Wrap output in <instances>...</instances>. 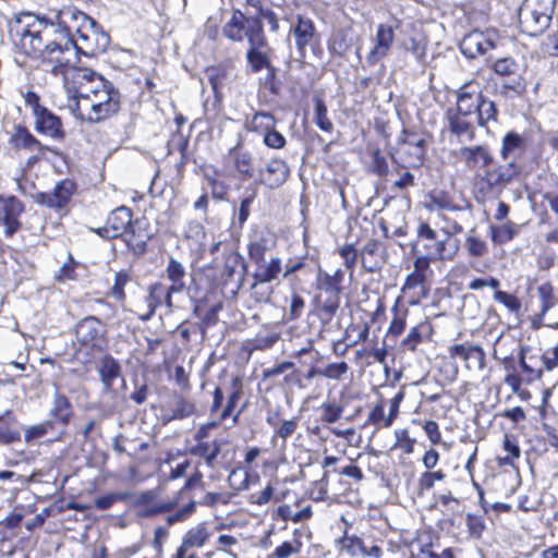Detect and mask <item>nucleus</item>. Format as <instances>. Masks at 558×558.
Masks as SVG:
<instances>
[{
    "label": "nucleus",
    "instance_id": "3",
    "mask_svg": "<svg viewBox=\"0 0 558 558\" xmlns=\"http://www.w3.org/2000/svg\"><path fill=\"white\" fill-rule=\"evenodd\" d=\"M522 172V167L513 159L498 163L495 162L474 177V191L477 198L486 199L498 197L505 189L517 181Z\"/></svg>",
    "mask_w": 558,
    "mask_h": 558
},
{
    "label": "nucleus",
    "instance_id": "41",
    "mask_svg": "<svg viewBox=\"0 0 558 558\" xmlns=\"http://www.w3.org/2000/svg\"><path fill=\"white\" fill-rule=\"evenodd\" d=\"M54 422L46 420L40 424L32 425L25 428L24 440L32 442L36 439L43 438L54 429Z\"/></svg>",
    "mask_w": 558,
    "mask_h": 558
},
{
    "label": "nucleus",
    "instance_id": "61",
    "mask_svg": "<svg viewBox=\"0 0 558 558\" xmlns=\"http://www.w3.org/2000/svg\"><path fill=\"white\" fill-rule=\"evenodd\" d=\"M494 300L502 303L511 312H518L521 308V303L518 298L513 294H509L505 291L497 290L494 293Z\"/></svg>",
    "mask_w": 558,
    "mask_h": 558
},
{
    "label": "nucleus",
    "instance_id": "55",
    "mask_svg": "<svg viewBox=\"0 0 558 558\" xmlns=\"http://www.w3.org/2000/svg\"><path fill=\"white\" fill-rule=\"evenodd\" d=\"M267 245L265 240H258L248 244V258L255 264L266 260Z\"/></svg>",
    "mask_w": 558,
    "mask_h": 558
},
{
    "label": "nucleus",
    "instance_id": "23",
    "mask_svg": "<svg viewBox=\"0 0 558 558\" xmlns=\"http://www.w3.org/2000/svg\"><path fill=\"white\" fill-rule=\"evenodd\" d=\"M494 47L493 43L482 32H472L460 43L461 52L470 59L486 53Z\"/></svg>",
    "mask_w": 558,
    "mask_h": 558
},
{
    "label": "nucleus",
    "instance_id": "47",
    "mask_svg": "<svg viewBox=\"0 0 558 558\" xmlns=\"http://www.w3.org/2000/svg\"><path fill=\"white\" fill-rule=\"evenodd\" d=\"M493 69L497 75L508 77L518 74L519 64L512 58H500L495 61Z\"/></svg>",
    "mask_w": 558,
    "mask_h": 558
},
{
    "label": "nucleus",
    "instance_id": "56",
    "mask_svg": "<svg viewBox=\"0 0 558 558\" xmlns=\"http://www.w3.org/2000/svg\"><path fill=\"white\" fill-rule=\"evenodd\" d=\"M494 238L499 242H507L513 239V236L518 233V226L511 221H507L506 223L493 228Z\"/></svg>",
    "mask_w": 558,
    "mask_h": 558
},
{
    "label": "nucleus",
    "instance_id": "37",
    "mask_svg": "<svg viewBox=\"0 0 558 558\" xmlns=\"http://www.w3.org/2000/svg\"><path fill=\"white\" fill-rule=\"evenodd\" d=\"M509 80L502 82L499 86L498 93L505 97L510 98L513 96H520L525 90V84L520 74L508 76Z\"/></svg>",
    "mask_w": 558,
    "mask_h": 558
},
{
    "label": "nucleus",
    "instance_id": "8",
    "mask_svg": "<svg viewBox=\"0 0 558 558\" xmlns=\"http://www.w3.org/2000/svg\"><path fill=\"white\" fill-rule=\"evenodd\" d=\"M396 154L391 160L398 168H420L425 160L427 150L426 138L416 132L403 130L398 137Z\"/></svg>",
    "mask_w": 558,
    "mask_h": 558
},
{
    "label": "nucleus",
    "instance_id": "51",
    "mask_svg": "<svg viewBox=\"0 0 558 558\" xmlns=\"http://www.w3.org/2000/svg\"><path fill=\"white\" fill-rule=\"evenodd\" d=\"M266 75L262 78V84L265 88H267L272 95H278L281 88V83L277 76L278 69L272 64L266 68Z\"/></svg>",
    "mask_w": 558,
    "mask_h": 558
},
{
    "label": "nucleus",
    "instance_id": "21",
    "mask_svg": "<svg viewBox=\"0 0 558 558\" xmlns=\"http://www.w3.org/2000/svg\"><path fill=\"white\" fill-rule=\"evenodd\" d=\"M471 86V83H468L460 87L457 92V106L454 108H448V110L468 117H472L477 112L482 93L470 89Z\"/></svg>",
    "mask_w": 558,
    "mask_h": 558
},
{
    "label": "nucleus",
    "instance_id": "17",
    "mask_svg": "<svg viewBox=\"0 0 558 558\" xmlns=\"http://www.w3.org/2000/svg\"><path fill=\"white\" fill-rule=\"evenodd\" d=\"M290 169L282 159L274 158L268 161L264 169L258 170V182L270 189L281 186L288 179Z\"/></svg>",
    "mask_w": 558,
    "mask_h": 558
},
{
    "label": "nucleus",
    "instance_id": "43",
    "mask_svg": "<svg viewBox=\"0 0 558 558\" xmlns=\"http://www.w3.org/2000/svg\"><path fill=\"white\" fill-rule=\"evenodd\" d=\"M538 296L542 302L538 319H542L545 314L554 307L556 301L554 296V287L549 282H544L537 288Z\"/></svg>",
    "mask_w": 558,
    "mask_h": 558
},
{
    "label": "nucleus",
    "instance_id": "9",
    "mask_svg": "<svg viewBox=\"0 0 558 558\" xmlns=\"http://www.w3.org/2000/svg\"><path fill=\"white\" fill-rule=\"evenodd\" d=\"M107 329L96 316H86L75 325L76 341L86 348L102 350L107 344Z\"/></svg>",
    "mask_w": 558,
    "mask_h": 558
},
{
    "label": "nucleus",
    "instance_id": "4",
    "mask_svg": "<svg viewBox=\"0 0 558 558\" xmlns=\"http://www.w3.org/2000/svg\"><path fill=\"white\" fill-rule=\"evenodd\" d=\"M76 19H84V12L74 7H63L60 10H52L43 17L33 14H24L17 20H24V23L35 26V35H56L59 38H72L71 27H75Z\"/></svg>",
    "mask_w": 558,
    "mask_h": 558
},
{
    "label": "nucleus",
    "instance_id": "13",
    "mask_svg": "<svg viewBox=\"0 0 558 558\" xmlns=\"http://www.w3.org/2000/svg\"><path fill=\"white\" fill-rule=\"evenodd\" d=\"M95 73L96 72L90 69L77 66L62 75L64 87L75 102L81 100L83 93L87 94V92H90L86 89V85Z\"/></svg>",
    "mask_w": 558,
    "mask_h": 558
},
{
    "label": "nucleus",
    "instance_id": "33",
    "mask_svg": "<svg viewBox=\"0 0 558 558\" xmlns=\"http://www.w3.org/2000/svg\"><path fill=\"white\" fill-rule=\"evenodd\" d=\"M185 267L179 260L170 258L166 267V276L171 281V291L182 292L185 284Z\"/></svg>",
    "mask_w": 558,
    "mask_h": 558
},
{
    "label": "nucleus",
    "instance_id": "53",
    "mask_svg": "<svg viewBox=\"0 0 558 558\" xmlns=\"http://www.w3.org/2000/svg\"><path fill=\"white\" fill-rule=\"evenodd\" d=\"M320 409L323 411L322 421L328 424L337 422L343 412V408L335 402H324Z\"/></svg>",
    "mask_w": 558,
    "mask_h": 558
},
{
    "label": "nucleus",
    "instance_id": "5",
    "mask_svg": "<svg viewBox=\"0 0 558 558\" xmlns=\"http://www.w3.org/2000/svg\"><path fill=\"white\" fill-rule=\"evenodd\" d=\"M121 94L112 85L98 94H93L86 100L76 101L74 111L83 119L92 123L100 122L119 112Z\"/></svg>",
    "mask_w": 558,
    "mask_h": 558
},
{
    "label": "nucleus",
    "instance_id": "45",
    "mask_svg": "<svg viewBox=\"0 0 558 558\" xmlns=\"http://www.w3.org/2000/svg\"><path fill=\"white\" fill-rule=\"evenodd\" d=\"M340 305V296L333 294L326 295V299L322 301L319 306V317L323 323H329L335 316Z\"/></svg>",
    "mask_w": 558,
    "mask_h": 558
},
{
    "label": "nucleus",
    "instance_id": "59",
    "mask_svg": "<svg viewBox=\"0 0 558 558\" xmlns=\"http://www.w3.org/2000/svg\"><path fill=\"white\" fill-rule=\"evenodd\" d=\"M372 172L378 177H386L389 172V167L386 157L377 148L372 155Z\"/></svg>",
    "mask_w": 558,
    "mask_h": 558
},
{
    "label": "nucleus",
    "instance_id": "58",
    "mask_svg": "<svg viewBox=\"0 0 558 558\" xmlns=\"http://www.w3.org/2000/svg\"><path fill=\"white\" fill-rule=\"evenodd\" d=\"M428 326L423 324L413 327L408 336L403 339L402 345L411 351H414L418 343L423 340V329L427 328Z\"/></svg>",
    "mask_w": 558,
    "mask_h": 558
},
{
    "label": "nucleus",
    "instance_id": "2",
    "mask_svg": "<svg viewBox=\"0 0 558 558\" xmlns=\"http://www.w3.org/2000/svg\"><path fill=\"white\" fill-rule=\"evenodd\" d=\"M10 34L15 45H17L26 56L41 58L44 62L51 64L53 75H62L63 68V46L64 40L56 35H35V26L24 23V20H16L10 25Z\"/></svg>",
    "mask_w": 558,
    "mask_h": 558
},
{
    "label": "nucleus",
    "instance_id": "34",
    "mask_svg": "<svg viewBox=\"0 0 558 558\" xmlns=\"http://www.w3.org/2000/svg\"><path fill=\"white\" fill-rule=\"evenodd\" d=\"M477 124L487 128L489 122H497L498 109L496 104L482 95L477 109Z\"/></svg>",
    "mask_w": 558,
    "mask_h": 558
},
{
    "label": "nucleus",
    "instance_id": "6",
    "mask_svg": "<svg viewBox=\"0 0 558 558\" xmlns=\"http://www.w3.org/2000/svg\"><path fill=\"white\" fill-rule=\"evenodd\" d=\"M556 0H524L519 9L522 33L538 36L549 26Z\"/></svg>",
    "mask_w": 558,
    "mask_h": 558
},
{
    "label": "nucleus",
    "instance_id": "7",
    "mask_svg": "<svg viewBox=\"0 0 558 558\" xmlns=\"http://www.w3.org/2000/svg\"><path fill=\"white\" fill-rule=\"evenodd\" d=\"M444 236L440 238L438 232L430 228L427 222H421L417 228V241L414 243L420 248L422 244V253L441 260H451L459 250V240L451 239L450 232L442 230Z\"/></svg>",
    "mask_w": 558,
    "mask_h": 558
},
{
    "label": "nucleus",
    "instance_id": "16",
    "mask_svg": "<svg viewBox=\"0 0 558 558\" xmlns=\"http://www.w3.org/2000/svg\"><path fill=\"white\" fill-rule=\"evenodd\" d=\"M458 156L469 169L484 171L495 162L493 153L485 145L464 146L460 148Z\"/></svg>",
    "mask_w": 558,
    "mask_h": 558
},
{
    "label": "nucleus",
    "instance_id": "15",
    "mask_svg": "<svg viewBox=\"0 0 558 558\" xmlns=\"http://www.w3.org/2000/svg\"><path fill=\"white\" fill-rule=\"evenodd\" d=\"M148 223L144 219H135L131 222L128 231L121 236L128 247L135 254H144L147 250V243L151 239Z\"/></svg>",
    "mask_w": 558,
    "mask_h": 558
},
{
    "label": "nucleus",
    "instance_id": "35",
    "mask_svg": "<svg viewBox=\"0 0 558 558\" xmlns=\"http://www.w3.org/2000/svg\"><path fill=\"white\" fill-rule=\"evenodd\" d=\"M64 40L63 46V68L64 72L62 75L68 73L70 70L77 68L80 62V56L82 52L78 50V46L75 43L74 38H60Z\"/></svg>",
    "mask_w": 558,
    "mask_h": 558
},
{
    "label": "nucleus",
    "instance_id": "27",
    "mask_svg": "<svg viewBox=\"0 0 558 558\" xmlns=\"http://www.w3.org/2000/svg\"><path fill=\"white\" fill-rule=\"evenodd\" d=\"M281 258L271 257L269 260H264L255 266L253 272L254 283L252 288H255L259 283H269L276 280L281 272Z\"/></svg>",
    "mask_w": 558,
    "mask_h": 558
},
{
    "label": "nucleus",
    "instance_id": "25",
    "mask_svg": "<svg viewBox=\"0 0 558 558\" xmlns=\"http://www.w3.org/2000/svg\"><path fill=\"white\" fill-rule=\"evenodd\" d=\"M50 420L54 422V426L60 424L65 427L72 416H73V407L71 401L66 396L61 393L58 389L53 393L52 404L49 410Z\"/></svg>",
    "mask_w": 558,
    "mask_h": 558
},
{
    "label": "nucleus",
    "instance_id": "12",
    "mask_svg": "<svg viewBox=\"0 0 558 558\" xmlns=\"http://www.w3.org/2000/svg\"><path fill=\"white\" fill-rule=\"evenodd\" d=\"M22 202L14 197L0 196V223L4 226L7 236H12L20 228V215L23 213Z\"/></svg>",
    "mask_w": 558,
    "mask_h": 558
},
{
    "label": "nucleus",
    "instance_id": "31",
    "mask_svg": "<svg viewBox=\"0 0 558 558\" xmlns=\"http://www.w3.org/2000/svg\"><path fill=\"white\" fill-rule=\"evenodd\" d=\"M529 349L522 347L519 353V364L525 375V383L531 384L534 380L541 379L543 376V368L537 355L527 356Z\"/></svg>",
    "mask_w": 558,
    "mask_h": 558
},
{
    "label": "nucleus",
    "instance_id": "19",
    "mask_svg": "<svg viewBox=\"0 0 558 558\" xmlns=\"http://www.w3.org/2000/svg\"><path fill=\"white\" fill-rule=\"evenodd\" d=\"M35 118V129L38 133L47 135L56 141H63L65 132L61 119L52 113L50 110L45 109Z\"/></svg>",
    "mask_w": 558,
    "mask_h": 558
},
{
    "label": "nucleus",
    "instance_id": "38",
    "mask_svg": "<svg viewBox=\"0 0 558 558\" xmlns=\"http://www.w3.org/2000/svg\"><path fill=\"white\" fill-rule=\"evenodd\" d=\"M502 447L508 454L498 458L499 465H513L514 460H518L521 456V450L515 437L505 434Z\"/></svg>",
    "mask_w": 558,
    "mask_h": 558
},
{
    "label": "nucleus",
    "instance_id": "40",
    "mask_svg": "<svg viewBox=\"0 0 558 558\" xmlns=\"http://www.w3.org/2000/svg\"><path fill=\"white\" fill-rule=\"evenodd\" d=\"M168 291L167 287L162 283H156L150 287L149 294L146 298L147 305L149 307V313L145 317L148 319L156 311V308L163 304V296H167Z\"/></svg>",
    "mask_w": 558,
    "mask_h": 558
},
{
    "label": "nucleus",
    "instance_id": "1",
    "mask_svg": "<svg viewBox=\"0 0 558 558\" xmlns=\"http://www.w3.org/2000/svg\"><path fill=\"white\" fill-rule=\"evenodd\" d=\"M222 34L235 43L246 38L248 48L245 54L252 73H257L271 65V48L258 17H246L239 9L233 10L231 19L223 25Z\"/></svg>",
    "mask_w": 558,
    "mask_h": 558
},
{
    "label": "nucleus",
    "instance_id": "36",
    "mask_svg": "<svg viewBox=\"0 0 558 558\" xmlns=\"http://www.w3.org/2000/svg\"><path fill=\"white\" fill-rule=\"evenodd\" d=\"M221 451V446L218 441L198 442L190 449L191 454L205 459L206 464L209 468L214 466V462Z\"/></svg>",
    "mask_w": 558,
    "mask_h": 558
},
{
    "label": "nucleus",
    "instance_id": "29",
    "mask_svg": "<svg viewBox=\"0 0 558 558\" xmlns=\"http://www.w3.org/2000/svg\"><path fill=\"white\" fill-rule=\"evenodd\" d=\"M229 156L234 169L243 179H251L255 175L254 158L251 151L235 146L229 150Z\"/></svg>",
    "mask_w": 558,
    "mask_h": 558
},
{
    "label": "nucleus",
    "instance_id": "20",
    "mask_svg": "<svg viewBox=\"0 0 558 558\" xmlns=\"http://www.w3.org/2000/svg\"><path fill=\"white\" fill-rule=\"evenodd\" d=\"M393 38L395 33L392 26L386 24L378 25L375 46L366 58L368 64L373 65L388 54L393 43Z\"/></svg>",
    "mask_w": 558,
    "mask_h": 558
},
{
    "label": "nucleus",
    "instance_id": "50",
    "mask_svg": "<svg viewBox=\"0 0 558 558\" xmlns=\"http://www.w3.org/2000/svg\"><path fill=\"white\" fill-rule=\"evenodd\" d=\"M412 253L415 255L413 263L414 271L423 275H426V271L429 269L430 262L439 259L422 253L421 248H417L416 244L412 245Z\"/></svg>",
    "mask_w": 558,
    "mask_h": 558
},
{
    "label": "nucleus",
    "instance_id": "46",
    "mask_svg": "<svg viewBox=\"0 0 558 558\" xmlns=\"http://www.w3.org/2000/svg\"><path fill=\"white\" fill-rule=\"evenodd\" d=\"M339 543L341 544L342 549L347 550L352 557L363 555L366 547L364 541L355 535L349 536L348 534H344L343 537L340 538Z\"/></svg>",
    "mask_w": 558,
    "mask_h": 558
},
{
    "label": "nucleus",
    "instance_id": "49",
    "mask_svg": "<svg viewBox=\"0 0 558 558\" xmlns=\"http://www.w3.org/2000/svg\"><path fill=\"white\" fill-rule=\"evenodd\" d=\"M242 396V388L239 386L238 379L232 381V391L228 396V401L225 409L220 413V418L226 420L234 412L235 405Z\"/></svg>",
    "mask_w": 558,
    "mask_h": 558
},
{
    "label": "nucleus",
    "instance_id": "54",
    "mask_svg": "<svg viewBox=\"0 0 558 558\" xmlns=\"http://www.w3.org/2000/svg\"><path fill=\"white\" fill-rule=\"evenodd\" d=\"M113 84L104 78L100 74L95 73L93 78L89 81V83L86 85V89H89L90 92L83 93L81 100H86L92 96L93 94H98L102 89H107L108 86H112Z\"/></svg>",
    "mask_w": 558,
    "mask_h": 558
},
{
    "label": "nucleus",
    "instance_id": "11",
    "mask_svg": "<svg viewBox=\"0 0 558 558\" xmlns=\"http://www.w3.org/2000/svg\"><path fill=\"white\" fill-rule=\"evenodd\" d=\"M75 191V183L71 180L58 182L52 192H39L34 196L37 204L49 208H63Z\"/></svg>",
    "mask_w": 558,
    "mask_h": 558
},
{
    "label": "nucleus",
    "instance_id": "63",
    "mask_svg": "<svg viewBox=\"0 0 558 558\" xmlns=\"http://www.w3.org/2000/svg\"><path fill=\"white\" fill-rule=\"evenodd\" d=\"M207 78L214 89L215 94H218V89L222 81L227 76V70L223 66L210 68L206 70Z\"/></svg>",
    "mask_w": 558,
    "mask_h": 558
},
{
    "label": "nucleus",
    "instance_id": "64",
    "mask_svg": "<svg viewBox=\"0 0 558 558\" xmlns=\"http://www.w3.org/2000/svg\"><path fill=\"white\" fill-rule=\"evenodd\" d=\"M404 49L410 51L417 61H423L425 58V45L421 39L409 38L403 44Z\"/></svg>",
    "mask_w": 558,
    "mask_h": 558
},
{
    "label": "nucleus",
    "instance_id": "18",
    "mask_svg": "<svg viewBox=\"0 0 558 558\" xmlns=\"http://www.w3.org/2000/svg\"><path fill=\"white\" fill-rule=\"evenodd\" d=\"M252 130L265 129L267 132L264 136V143L275 149L282 148L286 145L284 136L274 130L275 119L271 113L257 112L254 114L252 121Z\"/></svg>",
    "mask_w": 558,
    "mask_h": 558
},
{
    "label": "nucleus",
    "instance_id": "60",
    "mask_svg": "<svg viewBox=\"0 0 558 558\" xmlns=\"http://www.w3.org/2000/svg\"><path fill=\"white\" fill-rule=\"evenodd\" d=\"M445 477L446 474L442 471L424 472L418 478V488L421 492L429 490L436 481H442Z\"/></svg>",
    "mask_w": 558,
    "mask_h": 558
},
{
    "label": "nucleus",
    "instance_id": "32",
    "mask_svg": "<svg viewBox=\"0 0 558 558\" xmlns=\"http://www.w3.org/2000/svg\"><path fill=\"white\" fill-rule=\"evenodd\" d=\"M526 143L519 133L509 131L501 140L500 157L507 162L515 153L522 154L525 150Z\"/></svg>",
    "mask_w": 558,
    "mask_h": 558
},
{
    "label": "nucleus",
    "instance_id": "26",
    "mask_svg": "<svg viewBox=\"0 0 558 558\" xmlns=\"http://www.w3.org/2000/svg\"><path fill=\"white\" fill-rule=\"evenodd\" d=\"M383 253H385V247L380 241H368L361 251L362 266L365 270L368 272L378 270L384 264Z\"/></svg>",
    "mask_w": 558,
    "mask_h": 558
},
{
    "label": "nucleus",
    "instance_id": "30",
    "mask_svg": "<svg viewBox=\"0 0 558 558\" xmlns=\"http://www.w3.org/2000/svg\"><path fill=\"white\" fill-rule=\"evenodd\" d=\"M98 373L105 392H110L113 389L114 379L121 377V365L110 355L101 359Z\"/></svg>",
    "mask_w": 558,
    "mask_h": 558
},
{
    "label": "nucleus",
    "instance_id": "62",
    "mask_svg": "<svg viewBox=\"0 0 558 558\" xmlns=\"http://www.w3.org/2000/svg\"><path fill=\"white\" fill-rule=\"evenodd\" d=\"M348 371L349 366L345 362L330 363L323 368V377L339 380Z\"/></svg>",
    "mask_w": 558,
    "mask_h": 558
},
{
    "label": "nucleus",
    "instance_id": "22",
    "mask_svg": "<svg viewBox=\"0 0 558 558\" xmlns=\"http://www.w3.org/2000/svg\"><path fill=\"white\" fill-rule=\"evenodd\" d=\"M445 117L451 134L456 135L461 142L474 140L475 128L470 121L471 117L462 116L448 109Z\"/></svg>",
    "mask_w": 558,
    "mask_h": 558
},
{
    "label": "nucleus",
    "instance_id": "44",
    "mask_svg": "<svg viewBox=\"0 0 558 558\" xmlns=\"http://www.w3.org/2000/svg\"><path fill=\"white\" fill-rule=\"evenodd\" d=\"M194 412L195 404L192 401L183 397H178L174 401L171 414L169 415L168 420H182L191 416Z\"/></svg>",
    "mask_w": 558,
    "mask_h": 558
},
{
    "label": "nucleus",
    "instance_id": "39",
    "mask_svg": "<svg viewBox=\"0 0 558 558\" xmlns=\"http://www.w3.org/2000/svg\"><path fill=\"white\" fill-rule=\"evenodd\" d=\"M209 537V533L204 524H199L186 532L182 543L189 548L203 547Z\"/></svg>",
    "mask_w": 558,
    "mask_h": 558
},
{
    "label": "nucleus",
    "instance_id": "28",
    "mask_svg": "<svg viewBox=\"0 0 558 558\" xmlns=\"http://www.w3.org/2000/svg\"><path fill=\"white\" fill-rule=\"evenodd\" d=\"M132 221L133 213L126 206H120L110 211L106 220L110 228L109 230L112 231L117 239L121 238L128 231Z\"/></svg>",
    "mask_w": 558,
    "mask_h": 558
},
{
    "label": "nucleus",
    "instance_id": "42",
    "mask_svg": "<svg viewBox=\"0 0 558 558\" xmlns=\"http://www.w3.org/2000/svg\"><path fill=\"white\" fill-rule=\"evenodd\" d=\"M314 121L316 125L325 132H331L333 130L332 122L327 117V107L322 98L314 99Z\"/></svg>",
    "mask_w": 558,
    "mask_h": 558
},
{
    "label": "nucleus",
    "instance_id": "57",
    "mask_svg": "<svg viewBox=\"0 0 558 558\" xmlns=\"http://www.w3.org/2000/svg\"><path fill=\"white\" fill-rule=\"evenodd\" d=\"M468 362L465 363V367L468 369L477 368L480 371L485 367V359L486 354L482 347L474 344L471 353H469Z\"/></svg>",
    "mask_w": 558,
    "mask_h": 558
},
{
    "label": "nucleus",
    "instance_id": "52",
    "mask_svg": "<svg viewBox=\"0 0 558 558\" xmlns=\"http://www.w3.org/2000/svg\"><path fill=\"white\" fill-rule=\"evenodd\" d=\"M242 267L243 270H245L246 266L243 260V257L238 253L230 254L225 262V266L222 269V276L229 280L233 277L235 270L238 267Z\"/></svg>",
    "mask_w": 558,
    "mask_h": 558
},
{
    "label": "nucleus",
    "instance_id": "10",
    "mask_svg": "<svg viewBox=\"0 0 558 558\" xmlns=\"http://www.w3.org/2000/svg\"><path fill=\"white\" fill-rule=\"evenodd\" d=\"M83 56L94 57L105 52L110 44L109 35L95 21L84 33L74 37Z\"/></svg>",
    "mask_w": 558,
    "mask_h": 558
},
{
    "label": "nucleus",
    "instance_id": "24",
    "mask_svg": "<svg viewBox=\"0 0 558 558\" xmlns=\"http://www.w3.org/2000/svg\"><path fill=\"white\" fill-rule=\"evenodd\" d=\"M10 144L15 148H22L29 151H36L43 156L48 147L43 145L23 125H15L10 137Z\"/></svg>",
    "mask_w": 558,
    "mask_h": 558
},
{
    "label": "nucleus",
    "instance_id": "48",
    "mask_svg": "<svg viewBox=\"0 0 558 558\" xmlns=\"http://www.w3.org/2000/svg\"><path fill=\"white\" fill-rule=\"evenodd\" d=\"M299 426V418L293 417L291 420H284L282 424L276 429L272 441H275L277 438H280L282 440L281 447L286 448V441L289 437H291L296 428Z\"/></svg>",
    "mask_w": 558,
    "mask_h": 558
},
{
    "label": "nucleus",
    "instance_id": "14",
    "mask_svg": "<svg viewBox=\"0 0 558 558\" xmlns=\"http://www.w3.org/2000/svg\"><path fill=\"white\" fill-rule=\"evenodd\" d=\"M315 35L316 28L311 19L298 15L296 21L291 23L290 37L293 38L301 58L305 57L306 47L312 45Z\"/></svg>",
    "mask_w": 558,
    "mask_h": 558
}]
</instances>
